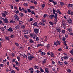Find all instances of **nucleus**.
Returning <instances> with one entry per match:
<instances>
[{
    "mask_svg": "<svg viewBox=\"0 0 73 73\" xmlns=\"http://www.w3.org/2000/svg\"><path fill=\"white\" fill-rule=\"evenodd\" d=\"M19 49L21 50H23L24 49V47L23 46L19 48Z\"/></svg>",
    "mask_w": 73,
    "mask_h": 73,
    "instance_id": "nucleus-17",
    "label": "nucleus"
},
{
    "mask_svg": "<svg viewBox=\"0 0 73 73\" xmlns=\"http://www.w3.org/2000/svg\"><path fill=\"white\" fill-rule=\"evenodd\" d=\"M7 31H9V32H13V29H12V28L11 27L7 29Z\"/></svg>",
    "mask_w": 73,
    "mask_h": 73,
    "instance_id": "nucleus-9",
    "label": "nucleus"
},
{
    "mask_svg": "<svg viewBox=\"0 0 73 73\" xmlns=\"http://www.w3.org/2000/svg\"><path fill=\"white\" fill-rule=\"evenodd\" d=\"M11 73H15V71H14V70H12L11 72Z\"/></svg>",
    "mask_w": 73,
    "mask_h": 73,
    "instance_id": "nucleus-64",
    "label": "nucleus"
},
{
    "mask_svg": "<svg viewBox=\"0 0 73 73\" xmlns=\"http://www.w3.org/2000/svg\"><path fill=\"white\" fill-rule=\"evenodd\" d=\"M54 17V15H50V19H53V17Z\"/></svg>",
    "mask_w": 73,
    "mask_h": 73,
    "instance_id": "nucleus-20",
    "label": "nucleus"
},
{
    "mask_svg": "<svg viewBox=\"0 0 73 73\" xmlns=\"http://www.w3.org/2000/svg\"><path fill=\"white\" fill-rule=\"evenodd\" d=\"M2 15L3 16V17H5L6 16L5 14V13H2Z\"/></svg>",
    "mask_w": 73,
    "mask_h": 73,
    "instance_id": "nucleus-52",
    "label": "nucleus"
},
{
    "mask_svg": "<svg viewBox=\"0 0 73 73\" xmlns=\"http://www.w3.org/2000/svg\"><path fill=\"white\" fill-rule=\"evenodd\" d=\"M39 31V29H34V32L36 34H37L38 33Z\"/></svg>",
    "mask_w": 73,
    "mask_h": 73,
    "instance_id": "nucleus-5",
    "label": "nucleus"
},
{
    "mask_svg": "<svg viewBox=\"0 0 73 73\" xmlns=\"http://www.w3.org/2000/svg\"><path fill=\"white\" fill-rule=\"evenodd\" d=\"M40 25H45V24H44L43 23H40Z\"/></svg>",
    "mask_w": 73,
    "mask_h": 73,
    "instance_id": "nucleus-57",
    "label": "nucleus"
},
{
    "mask_svg": "<svg viewBox=\"0 0 73 73\" xmlns=\"http://www.w3.org/2000/svg\"><path fill=\"white\" fill-rule=\"evenodd\" d=\"M54 18H55L54 20V21H55V22H57V13H55V15L54 16Z\"/></svg>",
    "mask_w": 73,
    "mask_h": 73,
    "instance_id": "nucleus-1",
    "label": "nucleus"
},
{
    "mask_svg": "<svg viewBox=\"0 0 73 73\" xmlns=\"http://www.w3.org/2000/svg\"><path fill=\"white\" fill-rule=\"evenodd\" d=\"M48 37L47 36H44V41H47V40H48Z\"/></svg>",
    "mask_w": 73,
    "mask_h": 73,
    "instance_id": "nucleus-12",
    "label": "nucleus"
},
{
    "mask_svg": "<svg viewBox=\"0 0 73 73\" xmlns=\"http://www.w3.org/2000/svg\"><path fill=\"white\" fill-rule=\"evenodd\" d=\"M63 41H65V40H66V38H63L62 39Z\"/></svg>",
    "mask_w": 73,
    "mask_h": 73,
    "instance_id": "nucleus-61",
    "label": "nucleus"
},
{
    "mask_svg": "<svg viewBox=\"0 0 73 73\" xmlns=\"http://www.w3.org/2000/svg\"><path fill=\"white\" fill-rule=\"evenodd\" d=\"M46 54V53L45 52H42L41 53V56H44Z\"/></svg>",
    "mask_w": 73,
    "mask_h": 73,
    "instance_id": "nucleus-21",
    "label": "nucleus"
},
{
    "mask_svg": "<svg viewBox=\"0 0 73 73\" xmlns=\"http://www.w3.org/2000/svg\"><path fill=\"white\" fill-rule=\"evenodd\" d=\"M34 42V41H33V40L32 39H29V42H31V44H33Z\"/></svg>",
    "mask_w": 73,
    "mask_h": 73,
    "instance_id": "nucleus-15",
    "label": "nucleus"
},
{
    "mask_svg": "<svg viewBox=\"0 0 73 73\" xmlns=\"http://www.w3.org/2000/svg\"><path fill=\"white\" fill-rule=\"evenodd\" d=\"M24 32L25 34V35H27L28 33V31L26 29L25 30Z\"/></svg>",
    "mask_w": 73,
    "mask_h": 73,
    "instance_id": "nucleus-10",
    "label": "nucleus"
},
{
    "mask_svg": "<svg viewBox=\"0 0 73 73\" xmlns=\"http://www.w3.org/2000/svg\"><path fill=\"white\" fill-rule=\"evenodd\" d=\"M57 32L60 33L61 32V28L59 27H57L56 28Z\"/></svg>",
    "mask_w": 73,
    "mask_h": 73,
    "instance_id": "nucleus-3",
    "label": "nucleus"
},
{
    "mask_svg": "<svg viewBox=\"0 0 73 73\" xmlns=\"http://www.w3.org/2000/svg\"><path fill=\"white\" fill-rule=\"evenodd\" d=\"M40 72H42V73H43V72H44V70H43L42 69V68H41L40 69Z\"/></svg>",
    "mask_w": 73,
    "mask_h": 73,
    "instance_id": "nucleus-31",
    "label": "nucleus"
},
{
    "mask_svg": "<svg viewBox=\"0 0 73 73\" xmlns=\"http://www.w3.org/2000/svg\"><path fill=\"white\" fill-rule=\"evenodd\" d=\"M58 63L59 64H60L61 65H62V62L60 61H58Z\"/></svg>",
    "mask_w": 73,
    "mask_h": 73,
    "instance_id": "nucleus-29",
    "label": "nucleus"
},
{
    "mask_svg": "<svg viewBox=\"0 0 73 73\" xmlns=\"http://www.w3.org/2000/svg\"><path fill=\"white\" fill-rule=\"evenodd\" d=\"M53 13L54 15H55V13H56V10H54V9H53Z\"/></svg>",
    "mask_w": 73,
    "mask_h": 73,
    "instance_id": "nucleus-39",
    "label": "nucleus"
},
{
    "mask_svg": "<svg viewBox=\"0 0 73 73\" xmlns=\"http://www.w3.org/2000/svg\"><path fill=\"white\" fill-rule=\"evenodd\" d=\"M15 37V35H12L11 36V37L12 38H13L14 37Z\"/></svg>",
    "mask_w": 73,
    "mask_h": 73,
    "instance_id": "nucleus-53",
    "label": "nucleus"
},
{
    "mask_svg": "<svg viewBox=\"0 0 73 73\" xmlns=\"http://www.w3.org/2000/svg\"><path fill=\"white\" fill-rule=\"evenodd\" d=\"M42 22L44 24L46 23V20L45 19H42Z\"/></svg>",
    "mask_w": 73,
    "mask_h": 73,
    "instance_id": "nucleus-22",
    "label": "nucleus"
},
{
    "mask_svg": "<svg viewBox=\"0 0 73 73\" xmlns=\"http://www.w3.org/2000/svg\"><path fill=\"white\" fill-rule=\"evenodd\" d=\"M34 26L35 27H37V22H35L33 24Z\"/></svg>",
    "mask_w": 73,
    "mask_h": 73,
    "instance_id": "nucleus-18",
    "label": "nucleus"
},
{
    "mask_svg": "<svg viewBox=\"0 0 73 73\" xmlns=\"http://www.w3.org/2000/svg\"><path fill=\"white\" fill-rule=\"evenodd\" d=\"M27 11L29 13H30L31 12V9H27Z\"/></svg>",
    "mask_w": 73,
    "mask_h": 73,
    "instance_id": "nucleus-44",
    "label": "nucleus"
},
{
    "mask_svg": "<svg viewBox=\"0 0 73 73\" xmlns=\"http://www.w3.org/2000/svg\"><path fill=\"white\" fill-rule=\"evenodd\" d=\"M42 8V9L44 8V7H45V4H42L41 5Z\"/></svg>",
    "mask_w": 73,
    "mask_h": 73,
    "instance_id": "nucleus-35",
    "label": "nucleus"
},
{
    "mask_svg": "<svg viewBox=\"0 0 73 73\" xmlns=\"http://www.w3.org/2000/svg\"><path fill=\"white\" fill-rule=\"evenodd\" d=\"M62 48H60L58 49V51H59L60 52V51H61L62 50Z\"/></svg>",
    "mask_w": 73,
    "mask_h": 73,
    "instance_id": "nucleus-38",
    "label": "nucleus"
},
{
    "mask_svg": "<svg viewBox=\"0 0 73 73\" xmlns=\"http://www.w3.org/2000/svg\"><path fill=\"white\" fill-rule=\"evenodd\" d=\"M42 45V44H38L36 46H37V47H40V46H41Z\"/></svg>",
    "mask_w": 73,
    "mask_h": 73,
    "instance_id": "nucleus-47",
    "label": "nucleus"
},
{
    "mask_svg": "<svg viewBox=\"0 0 73 73\" xmlns=\"http://www.w3.org/2000/svg\"><path fill=\"white\" fill-rule=\"evenodd\" d=\"M35 58L34 56L32 55L29 56L28 57V58L29 60H32V58L33 59Z\"/></svg>",
    "mask_w": 73,
    "mask_h": 73,
    "instance_id": "nucleus-4",
    "label": "nucleus"
},
{
    "mask_svg": "<svg viewBox=\"0 0 73 73\" xmlns=\"http://www.w3.org/2000/svg\"><path fill=\"white\" fill-rule=\"evenodd\" d=\"M67 29L68 31L69 32L72 31V28H68Z\"/></svg>",
    "mask_w": 73,
    "mask_h": 73,
    "instance_id": "nucleus-28",
    "label": "nucleus"
},
{
    "mask_svg": "<svg viewBox=\"0 0 73 73\" xmlns=\"http://www.w3.org/2000/svg\"><path fill=\"white\" fill-rule=\"evenodd\" d=\"M24 37L25 38H27L28 37V35H24Z\"/></svg>",
    "mask_w": 73,
    "mask_h": 73,
    "instance_id": "nucleus-60",
    "label": "nucleus"
},
{
    "mask_svg": "<svg viewBox=\"0 0 73 73\" xmlns=\"http://www.w3.org/2000/svg\"><path fill=\"white\" fill-rule=\"evenodd\" d=\"M46 16H47V14H45L43 16L44 17H46Z\"/></svg>",
    "mask_w": 73,
    "mask_h": 73,
    "instance_id": "nucleus-54",
    "label": "nucleus"
},
{
    "mask_svg": "<svg viewBox=\"0 0 73 73\" xmlns=\"http://www.w3.org/2000/svg\"><path fill=\"white\" fill-rule=\"evenodd\" d=\"M70 10H68V12H67V13L68 14H70V15L71 13H70Z\"/></svg>",
    "mask_w": 73,
    "mask_h": 73,
    "instance_id": "nucleus-45",
    "label": "nucleus"
},
{
    "mask_svg": "<svg viewBox=\"0 0 73 73\" xmlns=\"http://www.w3.org/2000/svg\"><path fill=\"white\" fill-rule=\"evenodd\" d=\"M67 22L68 23V24H72V21L70 19H69V20H68Z\"/></svg>",
    "mask_w": 73,
    "mask_h": 73,
    "instance_id": "nucleus-8",
    "label": "nucleus"
},
{
    "mask_svg": "<svg viewBox=\"0 0 73 73\" xmlns=\"http://www.w3.org/2000/svg\"><path fill=\"white\" fill-rule=\"evenodd\" d=\"M46 59H44L42 61V63L43 65H44L46 64Z\"/></svg>",
    "mask_w": 73,
    "mask_h": 73,
    "instance_id": "nucleus-7",
    "label": "nucleus"
},
{
    "mask_svg": "<svg viewBox=\"0 0 73 73\" xmlns=\"http://www.w3.org/2000/svg\"><path fill=\"white\" fill-rule=\"evenodd\" d=\"M14 17L16 20H17L18 21H19V18L18 16L17 15H15Z\"/></svg>",
    "mask_w": 73,
    "mask_h": 73,
    "instance_id": "nucleus-6",
    "label": "nucleus"
},
{
    "mask_svg": "<svg viewBox=\"0 0 73 73\" xmlns=\"http://www.w3.org/2000/svg\"><path fill=\"white\" fill-rule=\"evenodd\" d=\"M62 33H65V31L64 30H62Z\"/></svg>",
    "mask_w": 73,
    "mask_h": 73,
    "instance_id": "nucleus-56",
    "label": "nucleus"
},
{
    "mask_svg": "<svg viewBox=\"0 0 73 73\" xmlns=\"http://www.w3.org/2000/svg\"><path fill=\"white\" fill-rule=\"evenodd\" d=\"M4 66V64H0V67H3Z\"/></svg>",
    "mask_w": 73,
    "mask_h": 73,
    "instance_id": "nucleus-55",
    "label": "nucleus"
},
{
    "mask_svg": "<svg viewBox=\"0 0 73 73\" xmlns=\"http://www.w3.org/2000/svg\"><path fill=\"white\" fill-rule=\"evenodd\" d=\"M15 28L16 29H20V26L19 25H17L15 27Z\"/></svg>",
    "mask_w": 73,
    "mask_h": 73,
    "instance_id": "nucleus-24",
    "label": "nucleus"
},
{
    "mask_svg": "<svg viewBox=\"0 0 73 73\" xmlns=\"http://www.w3.org/2000/svg\"><path fill=\"white\" fill-rule=\"evenodd\" d=\"M62 24L63 26H64V25H66V23H65V22L64 21H62Z\"/></svg>",
    "mask_w": 73,
    "mask_h": 73,
    "instance_id": "nucleus-19",
    "label": "nucleus"
},
{
    "mask_svg": "<svg viewBox=\"0 0 73 73\" xmlns=\"http://www.w3.org/2000/svg\"><path fill=\"white\" fill-rule=\"evenodd\" d=\"M11 23H15V22L13 20H11L10 21Z\"/></svg>",
    "mask_w": 73,
    "mask_h": 73,
    "instance_id": "nucleus-48",
    "label": "nucleus"
},
{
    "mask_svg": "<svg viewBox=\"0 0 73 73\" xmlns=\"http://www.w3.org/2000/svg\"><path fill=\"white\" fill-rule=\"evenodd\" d=\"M15 63L17 65L19 66V65H20V63L18 62L17 61H16L15 62Z\"/></svg>",
    "mask_w": 73,
    "mask_h": 73,
    "instance_id": "nucleus-37",
    "label": "nucleus"
},
{
    "mask_svg": "<svg viewBox=\"0 0 73 73\" xmlns=\"http://www.w3.org/2000/svg\"><path fill=\"white\" fill-rule=\"evenodd\" d=\"M54 4V5H57V3L56 2L54 1H53V2H52Z\"/></svg>",
    "mask_w": 73,
    "mask_h": 73,
    "instance_id": "nucleus-50",
    "label": "nucleus"
},
{
    "mask_svg": "<svg viewBox=\"0 0 73 73\" xmlns=\"http://www.w3.org/2000/svg\"><path fill=\"white\" fill-rule=\"evenodd\" d=\"M48 22L50 23V24L51 25L53 26V22H51L50 21H49Z\"/></svg>",
    "mask_w": 73,
    "mask_h": 73,
    "instance_id": "nucleus-16",
    "label": "nucleus"
},
{
    "mask_svg": "<svg viewBox=\"0 0 73 73\" xmlns=\"http://www.w3.org/2000/svg\"><path fill=\"white\" fill-rule=\"evenodd\" d=\"M19 11H22V9H21V7H19Z\"/></svg>",
    "mask_w": 73,
    "mask_h": 73,
    "instance_id": "nucleus-58",
    "label": "nucleus"
},
{
    "mask_svg": "<svg viewBox=\"0 0 73 73\" xmlns=\"http://www.w3.org/2000/svg\"><path fill=\"white\" fill-rule=\"evenodd\" d=\"M60 5H61V6H63L64 5V3H62V2H61L60 3Z\"/></svg>",
    "mask_w": 73,
    "mask_h": 73,
    "instance_id": "nucleus-30",
    "label": "nucleus"
},
{
    "mask_svg": "<svg viewBox=\"0 0 73 73\" xmlns=\"http://www.w3.org/2000/svg\"><path fill=\"white\" fill-rule=\"evenodd\" d=\"M56 44L58 45H60L61 44V42L57 40L56 41Z\"/></svg>",
    "mask_w": 73,
    "mask_h": 73,
    "instance_id": "nucleus-13",
    "label": "nucleus"
},
{
    "mask_svg": "<svg viewBox=\"0 0 73 73\" xmlns=\"http://www.w3.org/2000/svg\"><path fill=\"white\" fill-rule=\"evenodd\" d=\"M21 27V28H22L23 29H24V28H25V26H24V25H22Z\"/></svg>",
    "mask_w": 73,
    "mask_h": 73,
    "instance_id": "nucleus-46",
    "label": "nucleus"
},
{
    "mask_svg": "<svg viewBox=\"0 0 73 73\" xmlns=\"http://www.w3.org/2000/svg\"><path fill=\"white\" fill-rule=\"evenodd\" d=\"M56 12H57V13H59V14H61V13L60 12V10L59 9L57 10V11H56Z\"/></svg>",
    "mask_w": 73,
    "mask_h": 73,
    "instance_id": "nucleus-36",
    "label": "nucleus"
},
{
    "mask_svg": "<svg viewBox=\"0 0 73 73\" xmlns=\"http://www.w3.org/2000/svg\"><path fill=\"white\" fill-rule=\"evenodd\" d=\"M66 41H64V44L65 45V46H66V45H67V44H66Z\"/></svg>",
    "mask_w": 73,
    "mask_h": 73,
    "instance_id": "nucleus-42",
    "label": "nucleus"
},
{
    "mask_svg": "<svg viewBox=\"0 0 73 73\" xmlns=\"http://www.w3.org/2000/svg\"><path fill=\"white\" fill-rule=\"evenodd\" d=\"M34 3L35 5L37 4V2H36V1H35V0L34 1Z\"/></svg>",
    "mask_w": 73,
    "mask_h": 73,
    "instance_id": "nucleus-49",
    "label": "nucleus"
},
{
    "mask_svg": "<svg viewBox=\"0 0 73 73\" xmlns=\"http://www.w3.org/2000/svg\"><path fill=\"white\" fill-rule=\"evenodd\" d=\"M37 35H34L33 36V38L35 40H36V37H37Z\"/></svg>",
    "mask_w": 73,
    "mask_h": 73,
    "instance_id": "nucleus-41",
    "label": "nucleus"
},
{
    "mask_svg": "<svg viewBox=\"0 0 73 73\" xmlns=\"http://www.w3.org/2000/svg\"><path fill=\"white\" fill-rule=\"evenodd\" d=\"M23 56V58H27V55L25 54H24Z\"/></svg>",
    "mask_w": 73,
    "mask_h": 73,
    "instance_id": "nucleus-40",
    "label": "nucleus"
},
{
    "mask_svg": "<svg viewBox=\"0 0 73 73\" xmlns=\"http://www.w3.org/2000/svg\"><path fill=\"white\" fill-rule=\"evenodd\" d=\"M70 60L71 62H73V58H70Z\"/></svg>",
    "mask_w": 73,
    "mask_h": 73,
    "instance_id": "nucleus-63",
    "label": "nucleus"
},
{
    "mask_svg": "<svg viewBox=\"0 0 73 73\" xmlns=\"http://www.w3.org/2000/svg\"><path fill=\"white\" fill-rule=\"evenodd\" d=\"M68 7H73V5L72 4H69L68 5Z\"/></svg>",
    "mask_w": 73,
    "mask_h": 73,
    "instance_id": "nucleus-33",
    "label": "nucleus"
},
{
    "mask_svg": "<svg viewBox=\"0 0 73 73\" xmlns=\"http://www.w3.org/2000/svg\"><path fill=\"white\" fill-rule=\"evenodd\" d=\"M47 49L48 50H49L50 49V45L48 44L47 46Z\"/></svg>",
    "mask_w": 73,
    "mask_h": 73,
    "instance_id": "nucleus-14",
    "label": "nucleus"
},
{
    "mask_svg": "<svg viewBox=\"0 0 73 73\" xmlns=\"http://www.w3.org/2000/svg\"><path fill=\"white\" fill-rule=\"evenodd\" d=\"M51 57H54V54L52 52H51V54H50Z\"/></svg>",
    "mask_w": 73,
    "mask_h": 73,
    "instance_id": "nucleus-25",
    "label": "nucleus"
},
{
    "mask_svg": "<svg viewBox=\"0 0 73 73\" xmlns=\"http://www.w3.org/2000/svg\"><path fill=\"white\" fill-rule=\"evenodd\" d=\"M1 29L2 31H4V27H1Z\"/></svg>",
    "mask_w": 73,
    "mask_h": 73,
    "instance_id": "nucleus-59",
    "label": "nucleus"
},
{
    "mask_svg": "<svg viewBox=\"0 0 73 73\" xmlns=\"http://www.w3.org/2000/svg\"><path fill=\"white\" fill-rule=\"evenodd\" d=\"M23 5L25 7H27V6L28 5V4L27 3H24Z\"/></svg>",
    "mask_w": 73,
    "mask_h": 73,
    "instance_id": "nucleus-32",
    "label": "nucleus"
},
{
    "mask_svg": "<svg viewBox=\"0 0 73 73\" xmlns=\"http://www.w3.org/2000/svg\"><path fill=\"white\" fill-rule=\"evenodd\" d=\"M22 10H23V12H25V13H27V10H26V9H24V8H23V7H22Z\"/></svg>",
    "mask_w": 73,
    "mask_h": 73,
    "instance_id": "nucleus-11",
    "label": "nucleus"
},
{
    "mask_svg": "<svg viewBox=\"0 0 73 73\" xmlns=\"http://www.w3.org/2000/svg\"><path fill=\"white\" fill-rule=\"evenodd\" d=\"M34 34H33L32 33H31L30 34V37H33V36H34Z\"/></svg>",
    "mask_w": 73,
    "mask_h": 73,
    "instance_id": "nucleus-23",
    "label": "nucleus"
},
{
    "mask_svg": "<svg viewBox=\"0 0 73 73\" xmlns=\"http://www.w3.org/2000/svg\"><path fill=\"white\" fill-rule=\"evenodd\" d=\"M45 70L47 72V73L49 72V71H48V68H45Z\"/></svg>",
    "mask_w": 73,
    "mask_h": 73,
    "instance_id": "nucleus-27",
    "label": "nucleus"
},
{
    "mask_svg": "<svg viewBox=\"0 0 73 73\" xmlns=\"http://www.w3.org/2000/svg\"><path fill=\"white\" fill-rule=\"evenodd\" d=\"M34 68H35V69H37L38 68V66H36L35 65L34 66Z\"/></svg>",
    "mask_w": 73,
    "mask_h": 73,
    "instance_id": "nucleus-43",
    "label": "nucleus"
},
{
    "mask_svg": "<svg viewBox=\"0 0 73 73\" xmlns=\"http://www.w3.org/2000/svg\"><path fill=\"white\" fill-rule=\"evenodd\" d=\"M67 71L68 73H70L71 72V70L70 69H68L67 70Z\"/></svg>",
    "mask_w": 73,
    "mask_h": 73,
    "instance_id": "nucleus-51",
    "label": "nucleus"
},
{
    "mask_svg": "<svg viewBox=\"0 0 73 73\" xmlns=\"http://www.w3.org/2000/svg\"><path fill=\"white\" fill-rule=\"evenodd\" d=\"M2 19L3 20L4 23H7V24H8V23L9 22L8 20V19H7L6 18H5V19H4V18H3Z\"/></svg>",
    "mask_w": 73,
    "mask_h": 73,
    "instance_id": "nucleus-2",
    "label": "nucleus"
},
{
    "mask_svg": "<svg viewBox=\"0 0 73 73\" xmlns=\"http://www.w3.org/2000/svg\"><path fill=\"white\" fill-rule=\"evenodd\" d=\"M14 12L15 13L17 14L19 13V11H18V10H15L14 11Z\"/></svg>",
    "mask_w": 73,
    "mask_h": 73,
    "instance_id": "nucleus-34",
    "label": "nucleus"
},
{
    "mask_svg": "<svg viewBox=\"0 0 73 73\" xmlns=\"http://www.w3.org/2000/svg\"><path fill=\"white\" fill-rule=\"evenodd\" d=\"M15 68L18 71H19V68L18 67H15Z\"/></svg>",
    "mask_w": 73,
    "mask_h": 73,
    "instance_id": "nucleus-62",
    "label": "nucleus"
},
{
    "mask_svg": "<svg viewBox=\"0 0 73 73\" xmlns=\"http://www.w3.org/2000/svg\"><path fill=\"white\" fill-rule=\"evenodd\" d=\"M63 58L64 60H67L68 58V57L67 56H65L63 57Z\"/></svg>",
    "mask_w": 73,
    "mask_h": 73,
    "instance_id": "nucleus-26",
    "label": "nucleus"
}]
</instances>
